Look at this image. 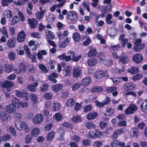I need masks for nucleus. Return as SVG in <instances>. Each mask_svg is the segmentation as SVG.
Masks as SVG:
<instances>
[{
	"label": "nucleus",
	"instance_id": "nucleus-1",
	"mask_svg": "<svg viewBox=\"0 0 147 147\" xmlns=\"http://www.w3.org/2000/svg\"><path fill=\"white\" fill-rule=\"evenodd\" d=\"M15 94L20 98H22L25 100H27L29 95L27 90L25 89H24L20 92L18 90H16Z\"/></svg>",
	"mask_w": 147,
	"mask_h": 147
},
{
	"label": "nucleus",
	"instance_id": "nucleus-2",
	"mask_svg": "<svg viewBox=\"0 0 147 147\" xmlns=\"http://www.w3.org/2000/svg\"><path fill=\"white\" fill-rule=\"evenodd\" d=\"M138 110L137 106L133 103L130 104L128 107L125 110V113L127 115L133 114Z\"/></svg>",
	"mask_w": 147,
	"mask_h": 147
},
{
	"label": "nucleus",
	"instance_id": "nucleus-3",
	"mask_svg": "<svg viewBox=\"0 0 147 147\" xmlns=\"http://www.w3.org/2000/svg\"><path fill=\"white\" fill-rule=\"evenodd\" d=\"M89 137L91 138H99L102 135V132L98 129L90 131L88 134Z\"/></svg>",
	"mask_w": 147,
	"mask_h": 147
},
{
	"label": "nucleus",
	"instance_id": "nucleus-4",
	"mask_svg": "<svg viewBox=\"0 0 147 147\" xmlns=\"http://www.w3.org/2000/svg\"><path fill=\"white\" fill-rule=\"evenodd\" d=\"M11 117L4 111H0V118L3 121L7 122L11 120Z\"/></svg>",
	"mask_w": 147,
	"mask_h": 147
},
{
	"label": "nucleus",
	"instance_id": "nucleus-5",
	"mask_svg": "<svg viewBox=\"0 0 147 147\" xmlns=\"http://www.w3.org/2000/svg\"><path fill=\"white\" fill-rule=\"evenodd\" d=\"M43 116L41 114H37L33 118V123L35 125L40 124L43 121Z\"/></svg>",
	"mask_w": 147,
	"mask_h": 147
},
{
	"label": "nucleus",
	"instance_id": "nucleus-6",
	"mask_svg": "<svg viewBox=\"0 0 147 147\" xmlns=\"http://www.w3.org/2000/svg\"><path fill=\"white\" fill-rule=\"evenodd\" d=\"M17 129L19 130L26 129H27V125L25 122L22 121H16L15 124Z\"/></svg>",
	"mask_w": 147,
	"mask_h": 147
},
{
	"label": "nucleus",
	"instance_id": "nucleus-7",
	"mask_svg": "<svg viewBox=\"0 0 147 147\" xmlns=\"http://www.w3.org/2000/svg\"><path fill=\"white\" fill-rule=\"evenodd\" d=\"M107 74L102 71H98L94 74V76L97 79H102L105 76H107Z\"/></svg>",
	"mask_w": 147,
	"mask_h": 147
},
{
	"label": "nucleus",
	"instance_id": "nucleus-8",
	"mask_svg": "<svg viewBox=\"0 0 147 147\" xmlns=\"http://www.w3.org/2000/svg\"><path fill=\"white\" fill-rule=\"evenodd\" d=\"M26 37V34L23 31L19 32L17 35V40L19 42H23Z\"/></svg>",
	"mask_w": 147,
	"mask_h": 147
},
{
	"label": "nucleus",
	"instance_id": "nucleus-9",
	"mask_svg": "<svg viewBox=\"0 0 147 147\" xmlns=\"http://www.w3.org/2000/svg\"><path fill=\"white\" fill-rule=\"evenodd\" d=\"M81 73V70L80 68L77 66L74 67L73 71V76L74 78H77Z\"/></svg>",
	"mask_w": 147,
	"mask_h": 147
},
{
	"label": "nucleus",
	"instance_id": "nucleus-10",
	"mask_svg": "<svg viewBox=\"0 0 147 147\" xmlns=\"http://www.w3.org/2000/svg\"><path fill=\"white\" fill-rule=\"evenodd\" d=\"M16 42L15 39L12 37L7 42L6 44L8 47L10 48H13L16 47Z\"/></svg>",
	"mask_w": 147,
	"mask_h": 147
},
{
	"label": "nucleus",
	"instance_id": "nucleus-11",
	"mask_svg": "<svg viewBox=\"0 0 147 147\" xmlns=\"http://www.w3.org/2000/svg\"><path fill=\"white\" fill-rule=\"evenodd\" d=\"M143 59V57L142 55L138 53L134 55L133 60L135 62L139 63L142 61Z\"/></svg>",
	"mask_w": 147,
	"mask_h": 147
},
{
	"label": "nucleus",
	"instance_id": "nucleus-12",
	"mask_svg": "<svg viewBox=\"0 0 147 147\" xmlns=\"http://www.w3.org/2000/svg\"><path fill=\"white\" fill-rule=\"evenodd\" d=\"M67 16L68 18L72 21H75L78 19L77 15L73 12H68Z\"/></svg>",
	"mask_w": 147,
	"mask_h": 147
},
{
	"label": "nucleus",
	"instance_id": "nucleus-13",
	"mask_svg": "<svg viewBox=\"0 0 147 147\" xmlns=\"http://www.w3.org/2000/svg\"><path fill=\"white\" fill-rule=\"evenodd\" d=\"M138 102H142L140 105L141 109L142 111L144 112L147 111V99L142 101L141 100H139Z\"/></svg>",
	"mask_w": 147,
	"mask_h": 147
},
{
	"label": "nucleus",
	"instance_id": "nucleus-14",
	"mask_svg": "<svg viewBox=\"0 0 147 147\" xmlns=\"http://www.w3.org/2000/svg\"><path fill=\"white\" fill-rule=\"evenodd\" d=\"M115 111L111 107H108L106 108L105 111L104 113V115L106 116H110L113 115Z\"/></svg>",
	"mask_w": 147,
	"mask_h": 147
},
{
	"label": "nucleus",
	"instance_id": "nucleus-15",
	"mask_svg": "<svg viewBox=\"0 0 147 147\" xmlns=\"http://www.w3.org/2000/svg\"><path fill=\"white\" fill-rule=\"evenodd\" d=\"M28 22L31 28H36L38 25L37 22L34 18L28 19Z\"/></svg>",
	"mask_w": 147,
	"mask_h": 147
},
{
	"label": "nucleus",
	"instance_id": "nucleus-16",
	"mask_svg": "<svg viewBox=\"0 0 147 147\" xmlns=\"http://www.w3.org/2000/svg\"><path fill=\"white\" fill-rule=\"evenodd\" d=\"M12 105L15 108L19 109L20 107V102L17 98L14 96L12 100Z\"/></svg>",
	"mask_w": 147,
	"mask_h": 147
},
{
	"label": "nucleus",
	"instance_id": "nucleus-17",
	"mask_svg": "<svg viewBox=\"0 0 147 147\" xmlns=\"http://www.w3.org/2000/svg\"><path fill=\"white\" fill-rule=\"evenodd\" d=\"M72 69L68 66H65L63 70V74L65 76H70L71 74Z\"/></svg>",
	"mask_w": 147,
	"mask_h": 147
},
{
	"label": "nucleus",
	"instance_id": "nucleus-18",
	"mask_svg": "<svg viewBox=\"0 0 147 147\" xmlns=\"http://www.w3.org/2000/svg\"><path fill=\"white\" fill-rule=\"evenodd\" d=\"M4 109L6 112L11 114L15 111V109L10 104L5 106Z\"/></svg>",
	"mask_w": 147,
	"mask_h": 147
},
{
	"label": "nucleus",
	"instance_id": "nucleus-19",
	"mask_svg": "<svg viewBox=\"0 0 147 147\" xmlns=\"http://www.w3.org/2000/svg\"><path fill=\"white\" fill-rule=\"evenodd\" d=\"M38 85V83L36 82H34L32 84L28 85L27 86V88L30 91L34 92L36 90V88Z\"/></svg>",
	"mask_w": 147,
	"mask_h": 147
},
{
	"label": "nucleus",
	"instance_id": "nucleus-20",
	"mask_svg": "<svg viewBox=\"0 0 147 147\" xmlns=\"http://www.w3.org/2000/svg\"><path fill=\"white\" fill-rule=\"evenodd\" d=\"M14 85L13 82L8 80H6L2 84L1 86L3 88H9L13 86Z\"/></svg>",
	"mask_w": 147,
	"mask_h": 147
},
{
	"label": "nucleus",
	"instance_id": "nucleus-21",
	"mask_svg": "<svg viewBox=\"0 0 147 147\" xmlns=\"http://www.w3.org/2000/svg\"><path fill=\"white\" fill-rule=\"evenodd\" d=\"M98 114L96 112H92L88 114L86 118L89 120L94 119L98 117Z\"/></svg>",
	"mask_w": 147,
	"mask_h": 147
},
{
	"label": "nucleus",
	"instance_id": "nucleus-22",
	"mask_svg": "<svg viewBox=\"0 0 147 147\" xmlns=\"http://www.w3.org/2000/svg\"><path fill=\"white\" fill-rule=\"evenodd\" d=\"M103 90V88L100 86H94L92 87L91 91L94 93H98L102 92Z\"/></svg>",
	"mask_w": 147,
	"mask_h": 147
},
{
	"label": "nucleus",
	"instance_id": "nucleus-23",
	"mask_svg": "<svg viewBox=\"0 0 147 147\" xmlns=\"http://www.w3.org/2000/svg\"><path fill=\"white\" fill-rule=\"evenodd\" d=\"M65 0L58 4H55L52 6L51 8V10L52 11H54L55 9L57 7H61L65 4Z\"/></svg>",
	"mask_w": 147,
	"mask_h": 147
},
{
	"label": "nucleus",
	"instance_id": "nucleus-24",
	"mask_svg": "<svg viewBox=\"0 0 147 147\" xmlns=\"http://www.w3.org/2000/svg\"><path fill=\"white\" fill-rule=\"evenodd\" d=\"M46 12V11L45 10L40 11H37L36 15V18L38 20L42 19L44 15Z\"/></svg>",
	"mask_w": 147,
	"mask_h": 147
},
{
	"label": "nucleus",
	"instance_id": "nucleus-25",
	"mask_svg": "<svg viewBox=\"0 0 147 147\" xmlns=\"http://www.w3.org/2000/svg\"><path fill=\"white\" fill-rule=\"evenodd\" d=\"M145 45L143 43H140L136 45L133 47V50L137 52H138L142 49L144 47Z\"/></svg>",
	"mask_w": 147,
	"mask_h": 147
},
{
	"label": "nucleus",
	"instance_id": "nucleus-26",
	"mask_svg": "<svg viewBox=\"0 0 147 147\" xmlns=\"http://www.w3.org/2000/svg\"><path fill=\"white\" fill-rule=\"evenodd\" d=\"M63 87V86L61 84H56L52 86V90L53 91L57 92L62 89Z\"/></svg>",
	"mask_w": 147,
	"mask_h": 147
},
{
	"label": "nucleus",
	"instance_id": "nucleus-27",
	"mask_svg": "<svg viewBox=\"0 0 147 147\" xmlns=\"http://www.w3.org/2000/svg\"><path fill=\"white\" fill-rule=\"evenodd\" d=\"M40 129L38 127H34L31 130V134L35 137H37L40 133Z\"/></svg>",
	"mask_w": 147,
	"mask_h": 147
},
{
	"label": "nucleus",
	"instance_id": "nucleus-28",
	"mask_svg": "<svg viewBox=\"0 0 147 147\" xmlns=\"http://www.w3.org/2000/svg\"><path fill=\"white\" fill-rule=\"evenodd\" d=\"M91 82V80L89 77L87 76L83 79L81 84L83 86H86L89 84Z\"/></svg>",
	"mask_w": 147,
	"mask_h": 147
},
{
	"label": "nucleus",
	"instance_id": "nucleus-29",
	"mask_svg": "<svg viewBox=\"0 0 147 147\" xmlns=\"http://www.w3.org/2000/svg\"><path fill=\"white\" fill-rule=\"evenodd\" d=\"M113 17V16L111 14H107L105 17V21L108 24H110L113 22L111 20Z\"/></svg>",
	"mask_w": 147,
	"mask_h": 147
},
{
	"label": "nucleus",
	"instance_id": "nucleus-30",
	"mask_svg": "<svg viewBox=\"0 0 147 147\" xmlns=\"http://www.w3.org/2000/svg\"><path fill=\"white\" fill-rule=\"evenodd\" d=\"M120 61L123 63H126L128 62V58L125 55L123 54L120 57Z\"/></svg>",
	"mask_w": 147,
	"mask_h": 147
},
{
	"label": "nucleus",
	"instance_id": "nucleus-31",
	"mask_svg": "<svg viewBox=\"0 0 147 147\" xmlns=\"http://www.w3.org/2000/svg\"><path fill=\"white\" fill-rule=\"evenodd\" d=\"M62 118L61 115L59 113H57L55 114L53 117V119L57 121H60Z\"/></svg>",
	"mask_w": 147,
	"mask_h": 147
},
{
	"label": "nucleus",
	"instance_id": "nucleus-32",
	"mask_svg": "<svg viewBox=\"0 0 147 147\" xmlns=\"http://www.w3.org/2000/svg\"><path fill=\"white\" fill-rule=\"evenodd\" d=\"M57 57L61 60H65L66 62H68L70 59L69 57H67L65 53H63L62 55L58 56Z\"/></svg>",
	"mask_w": 147,
	"mask_h": 147
},
{
	"label": "nucleus",
	"instance_id": "nucleus-33",
	"mask_svg": "<svg viewBox=\"0 0 147 147\" xmlns=\"http://www.w3.org/2000/svg\"><path fill=\"white\" fill-rule=\"evenodd\" d=\"M75 103V100L73 98H70L68 99L66 103V106L71 107L73 106Z\"/></svg>",
	"mask_w": 147,
	"mask_h": 147
},
{
	"label": "nucleus",
	"instance_id": "nucleus-34",
	"mask_svg": "<svg viewBox=\"0 0 147 147\" xmlns=\"http://www.w3.org/2000/svg\"><path fill=\"white\" fill-rule=\"evenodd\" d=\"M85 126L88 129H93L96 128V126L92 122H88L85 124Z\"/></svg>",
	"mask_w": 147,
	"mask_h": 147
},
{
	"label": "nucleus",
	"instance_id": "nucleus-35",
	"mask_svg": "<svg viewBox=\"0 0 147 147\" xmlns=\"http://www.w3.org/2000/svg\"><path fill=\"white\" fill-rule=\"evenodd\" d=\"M30 97L32 101L34 104H36L38 101L37 96L34 93H31L30 94Z\"/></svg>",
	"mask_w": 147,
	"mask_h": 147
},
{
	"label": "nucleus",
	"instance_id": "nucleus-36",
	"mask_svg": "<svg viewBox=\"0 0 147 147\" xmlns=\"http://www.w3.org/2000/svg\"><path fill=\"white\" fill-rule=\"evenodd\" d=\"M4 67L6 72L9 73L13 69V67L12 65L9 64L5 65Z\"/></svg>",
	"mask_w": 147,
	"mask_h": 147
},
{
	"label": "nucleus",
	"instance_id": "nucleus-37",
	"mask_svg": "<svg viewBox=\"0 0 147 147\" xmlns=\"http://www.w3.org/2000/svg\"><path fill=\"white\" fill-rule=\"evenodd\" d=\"M55 133L53 131L49 132L47 137V140L48 141H51L53 140L55 137Z\"/></svg>",
	"mask_w": 147,
	"mask_h": 147
},
{
	"label": "nucleus",
	"instance_id": "nucleus-38",
	"mask_svg": "<svg viewBox=\"0 0 147 147\" xmlns=\"http://www.w3.org/2000/svg\"><path fill=\"white\" fill-rule=\"evenodd\" d=\"M3 14L4 16L8 18H10L12 16V12L10 10L8 9L5 10Z\"/></svg>",
	"mask_w": 147,
	"mask_h": 147
},
{
	"label": "nucleus",
	"instance_id": "nucleus-39",
	"mask_svg": "<svg viewBox=\"0 0 147 147\" xmlns=\"http://www.w3.org/2000/svg\"><path fill=\"white\" fill-rule=\"evenodd\" d=\"M100 58L99 60L101 63L103 62L104 64L106 65H109L112 64V61L110 60H104L103 59Z\"/></svg>",
	"mask_w": 147,
	"mask_h": 147
},
{
	"label": "nucleus",
	"instance_id": "nucleus-40",
	"mask_svg": "<svg viewBox=\"0 0 147 147\" xmlns=\"http://www.w3.org/2000/svg\"><path fill=\"white\" fill-rule=\"evenodd\" d=\"M73 38L74 40L76 42H78L80 39V34L78 32H75L73 34Z\"/></svg>",
	"mask_w": 147,
	"mask_h": 147
},
{
	"label": "nucleus",
	"instance_id": "nucleus-41",
	"mask_svg": "<svg viewBox=\"0 0 147 147\" xmlns=\"http://www.w3.org/2000/svg\"><path fill=\"white\" fill-rule=\"evenodd\" d=\"M97 63L96 59H95L91 58L88 60V64L90 66H93L96 64Z\"/></svg>",
	"mask_w": 147,
	"mask_h": 147
},
{
	"label": "nucleus",
	"instance_id": "nucleus-42",
	"mask_svg": "<svg viewBox=\"0 0 147 147\" xmlns=\"http://www.w3.org/2000/svg\"><path fill=\"white\" fill-rule=\"evenodd\" d=\"M7 56L9 60L13 61L16 58V54L14 53L11 52L9 53Z\"/></svg>",
	"mask_w": 147,
	"mask_h": 147
},
{
	"label": "nucleus",
	"instance_id": "nucleus-43",
	"mask_svg": "<svg viewBox=\"0 0 147 147\" xmlns=\"http://www.w3.org/2000/svg\"><path fill=\"white\" fill-rule=\"evenodd\" d=\"M18 1H14V4L18 6H21L25 3L28 1V0H17Z\"/></svg>",
	"mask_w": 147,
	"mask_h": 147
},
{
	"label": "nucleus",
	"instance_id": "nucleus-44",
	"mask_svg": "<svg viewBox=\"0 0 147 147\" xmlns=\"http://www.w3.org/2000/svg\"><path fill=\"white\" fill-rule=\"evenodd\" d=\"M0 31L1 33L5 36L7 38L9 37L7 30L5 27H3L0 28Z\"/></svg>",
	"mask_w": 147,
	"mask_h": 147
},
{
	"label": "nucleus",
	"instance_id": "nucleus-45",
	"mask_svg": "<svg viewBox=\"0 0 147 147\" xmlns=\"http://www.w3.org/2000/svg\"><path fill=\"white\" fill-rule=\"evenodd\" d=\"M97 52L95 49H91L88 53V55L89 57L95 56Z\"/></svg>",
	"mask_w": 147,
	"mask_h": 147
},
{
	"label": "nucleus",
	"instance_id": "nucleus-46",
	"mask_svg": "<svg viewBox=\"0 0 147 147\" xmlns=\"http://www.w3.org/2000/svg\"><path fill=\"white\" fill-rule=\"evenodd\" d=\"M39 67L42 73L46 74L48 71V70L46 67L44 65L42 64H40Z\"/></svg>",
	"mask_w": 147,
	"mask_h": 147
},
{
	"label": "nucleus",
	"instance_id": "nucleus-47",
	"mask_svg": "<svg viewBox=\"0 0 147 147\" xmlns=\"http://www.w3.org/2000/svg\"><path fill=\"white\" fill-rule=\"evenodd\" d=\"M138 131L137 128H132L131 134L134 137H137L138 135Z\"/></svg>",
	"mask_w": 147,
	"mask_h": 147
},
{
	"label": "nucleus",
	"instance_id": "nucleus-48",
	"mask_svg": "<svg viewBox=\"0 0 147 147\" xmlns=\"http://www.w3.org/2000/svg\"><path fill=\"white\" fill-rule=\"evenodd\" d=\"M13 0H2L1 5L3 7L7 6L9 3H12Z\"/></svg>",
	"mask_w": 147,
	"mask_h": 147
},
{
	"label": "nucleus",
	"instance_id": "nucleus-49",
	"mask_svg": "<svg viewBox=\"0 0 147 147\" xmlns=\"http://www.w3.org/2000/svg\"><path fill=\"white\" fill-rule=\"evenodd\" d=\"M82 143L84 146H88L90 145L91 144V142L90 140L86 139L83 140L82 141Z\"/></svg>",
	"mask_w": 147,
	"mask_h": 147
},
{
	"label": "nucleus",
	"instance_id": "nucleus-50",
	"mask_svg": "<svg viewBox=\"0 0 147 147\" xmlns=\"http://www.w3.org/2000/svg\"><path fill=\"white\" fill-rule=\"evenodd\" d=\"M138 68L135 67H132L131 68L128 70L129 72H130L132 74H134L138 72Z\"/></svg>",
	"mask_w": 147,
	"mask_h": 147
},
{
	"label": "nucleus",
	"instance_id": "nucleus-51",
	"mask_svg": "<svg viewBox=\"0 0 147 147\" xmlns=\"http://www.w3.org/2000/svg\"><path fill=\"white\" fill-rule=\"evenodd\" d=\"M48 85L47 84L42 85L40 87V90L43 92H45L48 88Z\"/></svg>",
	"mask_w": 147,
	"mask_h": 147
},
{
	"label": "nucleus",
	"instance_id": "nucleus-52",
	"mask_svg": "<svg viewBox=\"0 0 147 147\" xmlns=\"http://www.w3.org/2000/svg\"><path fill=\"white\" fill-rule=\"evenodd\" d=\"M46 35L49 38L51 39H53L55 37L54 35L53 34V32L49 30L46 31Z\"/></svg>",
	"mask_w": 147,
	"mask_h": 147
},
{
	"label": "nucleus",
	"instance_id": "nucleus-53",
	"mask_svg": "<svg viewBox=\"0 0 147 147\" xmlns=\"http://www.w3.org/2000/svg\"><path fill=\"white\" fill-rule=\"evenodd\" d=\"M81 86V84L80 82H77L74 84L72 86V90L73 91H75L79 88Z\"/></svg>",
	"mask_w": 147,
	"mask_h": 147
},
{
	"label": "nucleus",
	"instance_id": "nucleus-54",
	"mask_svg": "<svg viewBox=\"0 0 147 147\" xmlns=\"http://www.w3.org/2000/svg\"><path fill=\"white\" fill-rule=\"evenodd\" d=\"M102 143L101 141H97L94 142L93 144V147H100L102 146Z\"/></svg>",
	"mask_w": 147,
	"mask_h": 147
},
{
	"label": "nucleus",
	"instance_id": "nucleus-55",
	"mask_svg": "<svg viewBox=\"0 0 147 147\" xmlns=\"http://www.w3.org/2000/svg\"><path fill=\"white\" fill-rule=\"evenodd\" d=\"M60 106L59 104L58 103H55L53 106V109L55 111H59L60 108Z\"/></svg>",
	"mask_w": 147,
	"mask_h": 147
},
{
	"label": "nucleus",
	"instance_id": "nucleus-56",
	"mask_svg": "<svg viewBox=\"0 0 147 147\" xmlns=\"http://www.w3.org/2000/svg\"><path fill=\"white\" fill-rule=\"evenodd\" d=\"M117 89V88L116 87L112 86L107 87L106 89V91L107 92L109 93L116 90Z\"/></svg>",
	"mask_w": 147,
	"mask_h": 147
},
{
	"label": "nucleus",
	"instance_id": "nucleus-57",
	"mask_svg": "<svg viewBox=\"0 0 147 147\" xmlns=\"http://www.w3.org/2000/svg\"><path fill=\"white\" fill-rule=\"evenodd\" d=\"M19 67L21 71L25 72L26 69V67L23 63H21L19 65Z\"/></svg>",
	"mask_w": 147,
	"mask_h": 147
},
{
	"label": "nucleus",
	"instance_id": "nucleus-58",
	"mask_svg": "<svg viewBox=\"0 0 147 147\" xmlns=\"http://www.w3.org/2000/svg\"><path fill=\"white\" fill-rule=\"evenodd\" d=\"M9 130L13 136H17V134L16 130L13 127L10 126L9 128Z\"/></svg>",
	"mask_w": 147,
	"mask_h": 147
},
{
	"label": "nucleus",
	"instance_id": "nucleus-59",
	"mask_svg": "<svg viewBox=\"0 0 147 147\" xmlns=\"http://www.w3.org/2000/svg\"><path fill=\"white\" fill-rule=\"evenodd\" d=\"M81 120V117L79 115L75 116L72 119V120L75 122H79Z\"/></svg>",
	"mask_w": 147,
	"mask_h": 147
},
{
	"label": "nucleus",
	"instance_id": "nucleus-60",
	"mask_svg": "<svg viewBox=\"0 0 147 147\" xmlns=\"http://www.w3.org/2000/svg\"><path fill=\"white\" fill-rule=\"evenodd\" d=\"M24 49L25 50L26 54L28 56V57H30L31 55L28 47L26 45H25L24 46Z\"/></svg>",
	"mask_w": 147,
	"mask_h": 147
},
{
	"label": "nucleus",
	"instance_id": "nucleus-61",
	"mask_svg": "<svg viewBox=\"0 0 147 147\" xmlns=\"http://www.w3.org/2000/svg\"><path fill=\"white\" fill-rule=\"evenodd\" d=\"M32 137L30 135H28L26 136L25 139V142L26 143L28 144L31 142Z\"/></svg>",
	"mask_w": 147,
	"mask_h": 147
},
{
	"label": "nucleus",
	"instance_id": "nucleus-62",
	"mask_svg": "<svg viewBox=\"0 0 147 147\" xmlns=\"http://www.w3.org/2000/svg\"><path fill=\"white\" fill-rule=\"evenodd\" d=\"M55 16L54 14H50L48 18V21H49L50 22L53 23L55 20Z\"/></svg>",
	"mask_w": 147,
	"mask_h": 147
},
{
	"label": "nucleus",
	"instance_id": "nucleus-63",
	"mask_svg": "<svg viewBox=\"0 0 147 147\" xmlns=\"http://www.w3.org/2000/svg\"><path fill=\"white\" fill-rule=\"evenodd\" d=\"M142 77V75L140 74H138L134 76L133 80L134 81H136L141 79Z\"/></svg>",
	"mask_w": 147,
	"mask_h": 147
},
{
	"label": "nucleus",
	"instance_id": "nucleus-64",
	"mask_svg": "<svg viewBox=\"0 0 147 147\" xmlns=\"http://www.w3.org/2000/svg\"><path fill=\"white\" fill-rule=\"evenodd\" d=\"M111 146L112 147H118L119 141L115 140L111 143Z\"/></svg>",
	"mask_w": 147,
	"mask_h": 147
}]
</instances>
